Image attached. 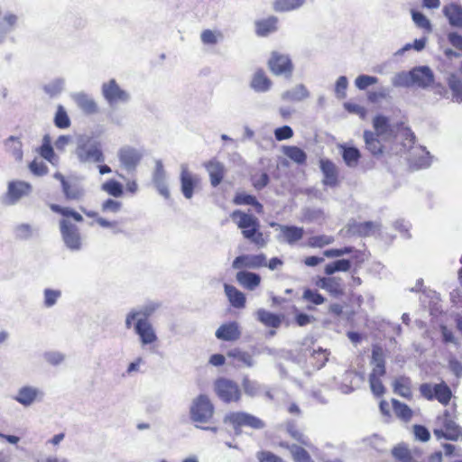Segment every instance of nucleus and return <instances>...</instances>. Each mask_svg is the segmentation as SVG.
Wrapping results in <instances>:
<instances>
[{
    "instance_id": "obj_16",
    "label": "nucleus",
    "mask_w": 462,
    "mask_h": 462,
    "mask_svg": "<svg viewBox=\"0 0 462 462\" xmlns=\"http://www.w3.org/2000/svg\"><path fill=\"white\" fill-rule=\"evenodd\" d=\"M434 81L432 70L427 66H420L412 69V86L428 88Z\"/></svg>"
},
{
    "instance_id": "obj_55",
    "label": "nucleus",
    "mask_w": 462,
    "mask_h": 462,
    "mask_svg": "<svg viewBox=\"0 0 462 462\" xmlns=\"http://www.w3.org/2000/svg\"><path fill=\"white\" fill-rule=\"evenodd\" d=\"M245 237L258 248L263 247L268 242L267 233H244Z\"/></svg>"
},
{
    "instance_id": "obj_27",
    "label": "nucleus",
    "mask_w": 462,
    "mask_h": 462,
    "mask_svg": "<svg viewBox=\"0 0 462 462\" xmlns=\"http://www.w3.org/2000/svg\"><path fill=\"white\" fill-rule=\"evenodd\" d=\"M205 167L209 174L211 185H219L225 175V166L218 161L212 160L206 163Z\"/></svg>"
},
{
    "instance_id": "obj_58",
    "label": "nucleus",
    "mask_w": 462,
    "mask_h": 462,
    "mask_svg": "<svg viewBox=\"0 0 462 462\" xmlns=\"http://www.w3.org/2000/svg\"><path fill=\"white\" fill-rule=\"evenodd\" d=\"M378 82V79L374 76L369 75H360L355 80V85L358 89L364 90L367 87L376 84Z\"/></svg>"
},
{
    "instance_id": "obj_60",
    "label": "nucleus",
    "mask_w": 462,
    "mask_h": 462,
    "mask_svg": "<svg viewBox=\"0 0 462 462\" xmlns=\"http://www.w3.org/2000/svg\"><path fill=\"white\" fill-rule=\"evenodd\" d=\"M287 431L288 433L296 440L300 442L301 444L308 446L309 442L307 438L304 436L302 432H300L295 426V424L292 421H289L287 423Z\"/></svg>"
},
{
    "instance_id": "obj_4",
    "label": "nucleus",
    "mask_w": 462,
    "mask_h": 462,
    "mask_svg": "<svg viewBox=\"0 0 462 462\" xmlns=\"http://www.w3.org/2000/svg\"><path fill=\"white\" fill-rule=\"evenodd\" d=\"M420 393L428 401L437 400L442 405H448L452 397L451 389L445 382L435 384L422 383L420 386Z\"/></svg>"
},
{
    "instance_id": "obj_12",
    "label": "nucleus",
    "mask_w": 462,
    "mask_h": 462,
    "mask_svg": "<svg viewBox=\"0 0 462 462\" xmlns=\"http://www.w3.org/2000/svg\"><path fill=\"white\" fill-rule=\"evenodd\" d=\"M180 187L183 196L189 199L194 194V189L199 183V178L189 171L187 164L182 163L180 165Z\"/></svg>"
},
{
    "instance_id": "obj_47",
    "label": "nucleus",
    "mask_w": 462,
    "mask_h": 462,
    "mask_svg": "<svg viewBox=\"0 0 462 462\" xmlns=\"http://www.w3.org/2000/svg\"><path fill=\"white\" fill-rule=\"evenodd\" d=\"M351 268V262L346 259H340L328 263L325 266V273L331 275L336 272H347Z\"/></svg>"
},
{
    "instance_id": "obj_62",
    "label": "nucleus",
    "mask_w": 462,
    "mask_h": 462,
    "mask_svg": "<svg viewBox=\"0 0 462 462\" xmlns=\"http://www.w3.org/2000/svg\"><path fill=\"white\" fill-rule=\"evenodd\" d=\"M39 152L41 156L48 161H51V159L53 157V149L51 146V138L48 134L44 135L43 143L40 147Z\"/></svg>"
},
{
    "instance_id": "obj_51",
    "label": "nucleus",
    "mask_w": 462,
    "mask_h": 462,
    "mask_svg": "<svg viewBox=\"0 0 462 462\" xmlns=\"http://www.w3.org/2000/svg\"><path fill=\"white\" fill-rule=\"evenodd\" d=\"M295 462H314L310 454L298 445L287 446Z\"/></svg>"
},
{
    "instance_id": "obj_29",
    "label": "nucleus",
    "mask_w": 462,
    "mask_h": 462,
    "mask_svg": "<svg viewBox=\"0 0 462 462\" xmlns=\"http://www.w3.org/2000/svg\"><path fill=\"white\" fill-rule=\"evenodd\" d=\"M320 169L324 175L323 183L328 186H336L337 183V170L336 165L328 160H320Z\"/></svg>"
},
{
    "instance_id": "obj_34",
    "label": "nucleus",
    "mask_w": 462,
    "mask_h": 462,
    "mask_svg": "<svg viewBox=\"0 0 462 462\" xmlns=\"http://www.w3.org/2000/svg\"><path fill=\"white\" fill-rule=\"evenodd\" d=\"M411 151L412 156H414L411 161L417 168H426L430 165V152L423 147L413 146Z\"/></svg>"
},
{
    "instance_id": "obj_15",
    "label": "nucleus",
    "mask_w": 462,
    "mask_h": 462,
    "mask_svg": "<svg viewBox=\"0 0 462 462\" xmlns=\"http://www.w3.org/2000/svg\"><path fill=\"white\" fill-rule=\"evenodd\" d=\"M167 176L162 162L158 160L155 162V169L152 174V182L158 192L165 199L170 198V190L167 185Z\"/></svg>"
},
{
    "instance_id": "obj_20",
    "label": "nucleus",
    "mask_w": 462,
    "mask_h": 462,
    "mask_svg": "<svg viewBox=\"0 0 462 462\" xmlns=\"http://www.w3.org/2000/svg\"><path fill=\"white\" fill-rule=\"evenodd\" d=\"M317 285L334 297L341 296L344 293V284L340 278L323 277L318 281Z\"/></svg>"
},
{
    "instance_id": "obj_2",
    "label": "nucleus",
    "mask_w": 462,
    "mask_h": 462,
    "mask_svg": "<svg viewBox=\"0 0 462 462\" xmlns=\"http://www.w3.org/2000/svg\"><path fill=\"white\" fill-rule=\"evenodd\" d=\"M433 434L437 439L458 441L462 440V427L451 418L449 411L446 410L437 417Z\"/></svg>"
},
{
    "instance_id": "obj_57",
    "label": "nucleus",
    "mask_w": 462,
    "mask_h": 462,
    "mask_svg": "<svg viewBox=\"0 0 462 462\" xmlns=\"http://www.w3.org/2000/svg\"><path fill=\"white\" fill-rule=\"evenodd\" d=\"M379 228H381V226L377 222L357 223L356 221H353L349 224L348 231H370Z\"/></svg>"
},
{
    "instance_id": "obj_19",
    "label": "nucleus",
    "mask_w": 462,
    "mask_h": 462,
    "mask_svg": "<svg viewBox=\"0 0 462 462\" xmlns=\"http://www.w3.org/2000/svg\"><path fill=\"white\" fill-rule=\"evenodd\" d=\"M71 98L77 106L86 114L93 115L97 113L98 106L96 101L84 92H77L71 94Z\"/></svg>"
},
{
    "instance_id": "obj_22",
    "label": "nucleus",
    "mask_w": 462,
    "mask_h": 462,
    "mask_svg": "<svg viewBox=\"0 0 462 462\" xmlns=\"http://www.w3.org/2000/svg\"><path fill=\"white\" fill-rule=\"evenodd\" d=\"M236 279L242 287L249 291L255 290L261 282V276L258 273L247 271H239Z\"/></svg>"
},
{
    "instance_id": "obj_9",
    "label": "nucleus",
    "mask_w": 462,
    "mask_h": 462,
    "mask_svg": "<svg viewBox=\"0 0 462 462\" xmlns=\"http://www.w3.org/2000/svg\"><path fill=\"white\" fill-rule=\"evenodd\" d=\"M32 190V187L29 182L12 180L7 185L5 201L8 205H14L23 197L30 195Z\"/></svg>"
},
{
    "instance_id": "obj_41",
    "label": "nucleus",
    "mask_w": 462,
    "mask_h": 462,
    "mask_svg": "<svg viewBox=\"0 0 462 462\" xmlns=\"http://www.w3.org/2000/svg\"><path fill=\"white\" fill-rule=\"evenodd\" d=\"M17 22V17L12 14H6L0 19V42L5 35L11 32Z\"/></svg>"
},
{
    "instance_id": "obj_5",
    "label": "nucleus",
    "mask_w": 462,
    "mask_h": 462,
    "mask_svg": "<svg viewBox=\"0 0 462 462\" xmlns=\"http://www.w3.org/2000/svg\"><path fill=\"white\" fill-rule=\"evenodd\" d=\"M214 390L218 398L226 403L237 402L242 397L239 385L230 379H217L214 383Z\"/></svg>"
},
{
    "instance_id": "obj_24",
    "label": "nucleus",
    "mask_w": 462,
    "mask_h": 462,
    "mask_svg": "<svg viewBox=\"0 0 462 462\" xmlns=\"http://www.w3.org/2000/svg\"><path fill=\"white\" fill-rule=\"evenodd\" d=\"M373 125L376 135L383 139H389L394 134L393 127L390 125L389 119L383 116H376L373 120Z\"/></svg>"
},
{
    "instance_id": "obj_52",
    "label": "nucleus",
    "mask_w": 462,
    "mask_h": 462,
    "mask_svg": "<svg viewBox=\"0 0 462 462\" xmlns=\"http://www.w3.org/2000/svg\"><path fill=\"white\" fill-rule=\"evenodd\" d=\"M101 189L107 194L116 198H118L123 194L122 185L118 181L114 180H110L103 183Z\"/></svg>"
},
{
    "instance_id": "obj_1",
    "label": "nucleus",
    "mask_w": 462,
    "mask_h": 462,
    "mask_svg": "<svg viewBox=\"0 0 462 462\" xmlns=\"http://www.w3.org/2000/svg\"><path fill=\"white\" fill-rule=\"evenodd\" d=\"M77 159L81 163H98L105 162L100 143L87 135L77 136L75 149Z\"/></svg>"
},
{
    "instance_id": "obj_28",
    "label": "nucleus",
    "mask_w": 462,
    "mask_h": 462,
    "mask_svg": "<svg viewBox=\"0 0 462 462\" xmlns=\"http://www.w3.org/2000/svg\"><path fill=\"white\" fill-rule=\"evenodd\" d=\"M443 14L448 20L451 26L462 27V7L457 4H449L444 6Z\"/></svg>"
},
{
    "instance_id": "obj_26",
    "label": "nucleus",
    "mask_w": 462,
    "mask_h": 462,
    "mask_svg": "<svg viewBox=\"0 0 462 462\" xmlns=\"http://www.w3.org/2000/svg\"><path fill=\"white\" fill-rule=\"evenodd\" d=\"M310 96L309 89L303 84H298L291 89L286 90L282 94V99L284 101L300 102L309 98Z\"/></svg>"
},
{
    "instance_id": "obj_53",
    "label": "nucleus",
    "mask_w": 462,
    "mask_h": 462,
    "mask_svg": "<svg viewBox=\"0 0 462 462\" xmlns=\"http://www.w3.org/2000/svg\"><path fill=\"white\" fill-rule=\"evenodd\" d=\"M411 16H412V21L418 27L425 30L428 32H431V30H432L431 23H430V20L423 14H421L420 12L412 11Z\"/></svg>"
},
{
    "instance_id": "obj_46",
    "label": "nucleus",
    "mask_w": 462,
    "mask_h": 462,
    "mask_svg": "<svg viewBox=\"0 0 462 462\" xmlns=\"http://www.w3.org/2000/svg\"><path fill=\"white\" fill-rule=\"evenodd\" d=\"M341 148L343 149L342 155L346 164L351 168L356 167L360 159V152L358 149L355 147H346L344 145H342Z\"/></svg>"
},
{
    "instance_id": "obj_39",
    "label": "nucleus",
    "mask_w": 462,
    "mask_h": 462,
    "mask_svg": "<svg viewBox=\"0 0 462 462\" xmlns=\"http://www.w3.org/2000/svg\"><path fill=\"white\" fill-rule=\"evenodd\" d=\"M234 203L236 205H251L254 206L258 213L263 212V205L260 204L254 196L245 192L237 193L234 198Z\"/></svg>"
},
{
    "instance_id": "obj_43",
    "label": "nucleus",
    "mask_w": 462,
    "mask_h": 462,
    "mask_svg": "<svg viewBox=\"0 0 462 462\" xmlns=\"http://www.w3.org/2000/svg\"><path fill=\"white\" fill-rule=\"evenodd\" d=\"M364 138L366 148L370 151L371 153L374 155L382 153L383 146L380 141L375 137L374 134L369 131H365L364 133Z\"/></svg>"
},
{
    "instance_id": "obj_49",
    "label": "nucleus",
    "mask_w": 462,
    "mask_h": 462,
    "mask_svg": "<svg viewBox=\"0 0 462 462\" xmlns=\"http://www.w3.org/2000/svg\"><path fill=\"white\" fill-rule=\"evenodd\" d=\"M5 146H6L7 150L12 153V155L15 158L16 161H22V159H23L22 143L18 138H16L14 136H10L5 142Z\"/></svg>"
},
{
    "instance_id": "obj_3",
    "label": "nucleus",
    "mask_w": 462,
    "mask_h": 462,
    "mask_svg": "<svg viewBox=\"0 0 462 462\" xmlns=\"http://www.w3.org/2000/svg\"><path fill=\"white\" fill-rule=\"evenodd\" d=\"M215 408L209 398L206 394H200L193 399L189 416L191 420L199 423H208L214 415Z\"/></svg>"
},
{
    "instance_id": "obj_21",
    "label": "nucleus",
    "mask_w": 462,
    "mask_h": 462,
    "mask_svg": "<svg viewBox=\"0 0 462 462\" xmlns=\"http://www.w3.org/2000/svg\"><path fill=\"white\" fill-rule=\"evenodd\" d=\"M41 395L42 393L39 389L32 386H23L18 390L14 400L27 407L32 405Z\"/></svg>"
},
{
    "instance_id": "obj_36",
    "label": "nucleus",
    "mask_w": 462,
    "mask_h": 462,
    "mask_svg": "<svg viewBox=\"0 0 462 462\" xmlns=\"http://www.w3.org/2000/svg\"><path fill=\"white\" fill-rule=\"evenodd\" d=\"M277 18L273 16L256 22V33L259 36H266L269 33L275 32L277 30Z\"/></svg>"
},
{
    "instance_id": "obj_10",
    "label": "nucleus",
    "mask_w": 462,
    "mask_h": 462,
    "mask_svg": "<svg viewBox=\"0 0 462 462\" xmlns=\"http://www.w3.org/2000/svg\"><path fill=\"white\" fill-rule=\"evenodd\" d=\"M134 329L142 346H151L158 340L156 331L149 319H137Z\"/></svg>"
},
{
    "instance_id": "obj_32",
    "label": "nucleus",
    "mask_w": 462,
    "mask_h": 462,
    "mask_svg": "<svg viewBox=\"0 0 462 462\" xmlns=\"http://www.w3.org/2000/svg\"><path fill=\"white\" fill-rule=\"evenodd\" d=\"M231 219L241 229L251 227L252 229L250 231H256L254 227L255 218L249 214L236 210L232 213Z\"/></svg>"
},
{
    "instance_id": "obj_48",
    "label": "nucleus",
    "mask_w": 462,
    "mask_h": 462,
    "mask_svg": "<svg viewBox=\"0 0 462 462\" xmlns=\"http://www.w3.org/2000/svg\"><path fill=\"white\" fill-rule=\"evenodd\" d=\"M162 306V303L159 301H148L145 304L140 306L138 309H134L138 315L139 319H148L151 316H152Z\"/></svg>"
},
{
    "instance_id": "obj_56",
    "label": "nucleus",
    "mask_w": 462,
    "mask_h": 462,
    "mask_svg": "<svg viewBox=\"0 0 462 462\" xmlns=\"http://www.w3.org/2000/svg\"><path fill=\"white\" fill-rule=\"evenodd\" d=\"M310 359L313 360L312 365L318 369H320L325 365L326 362L328 361L327 350H324L322 348L313 350Z\"/></svg>"
},
{
    "instance_id": "obj_50",
    "label": "nucleus",
    "mask_w": 462,
    "mask_h": 462,
    "mask_svg": "<svg viewBox=\"0 0 462 462\" xmlns=\"http://www.w3.org/2000/svg\"><path fill=\"white\" fill-rule=\"evenodd\" d=\"M334 242L332 236L318 234L309 238L307 245L313 248H321Z\"/></svg>"
},
{
    "instance_id": "obj_30",
    "label": "nucleus",
    "mask_w": 462,
    "mask_h": 462,
    "mask_svg": "<svg viewBox=\"0 0 462 462\" xmlns=\"http://www.w3.org/2000/svg\"><path fill=\"white\" fill-rule=\"evenodd\" d=\"M224 290L226 296L234 308L242 309L245 306V296L242 291L227 283L224 284Z\"/></svg>"
},
{
    "instance_id": "obj_44",
    "label": "nucleus",
    "mask_w": 462,
    "mask_h": 462,
    "mask_svg": "<svg viewBox=\"0 0 462 462\" xmlns=\"http://www.w3.org/2000/svg\"><path fill=\"white\" fill-rule=\"evenodd\" d=\"M392 84L396 88H409L412 86V69L401 71L392 78Z\"/></svg>"
},
{
    "instance_id": "obj_6",
    "label": "nucleus",
    "mask_w": 462,
    "mask_h": 462,
    "mask_svg": "<svg viewBox=\"0 0 462 462\" xmlns=\"http://www.w3.org/2000/svg\"><path fill=\"white\" fill-rule=\"evenodd\" d=\"M225 422H230L236 432L237 429L243 426L250 427L254 430H261L265 427V423L261 419L244 411L231 412L225 417Z\"/></svg>"
},
{
    "instance_id": "obj_35",
    "label": "nucleus",
    "mask_w": 462,
    "mask_h": 462,
    "mask_svg": "<svg viewBox=\"0 0 462 462\" xmlns=\"http://www.w3.org/2000/svg\"><path fill=\"white\" fill-rule=\"evenodd\" d=\"M224 39V35L219 30L206 29L200 33V41L204 45L215 46Z\"/></svg>"
},
{
    "instance_id": "obj_40",
    "label": "nucleus",
    "mask_w": 462,
    "mask_h": 462,
    "mask_svg": "<svg viewBox=\"0 0 462 462\" xmlns=\"http://www.w3.org/2000/svg\"><path fill=\"white\" fill-rule=\"evenodd\" d=\"M227 356L235 359L238 363H242L247 367H252L254 365V361L252 356L245 351H242L239 348H234L227 352Z\"/></svg>"
},
{
    "instance_id": "obj_45",
    "label": "nucleus",
    "mask_w": 462,
    "mask_h": 462,
    "mask_svg": "<svg viewBox=\"0 0 462 462\" xmlns=\"http://www.w3.org/2000/svg\"><path fill=\"white\" fill-rule=\"evenodd\" d=\"M283 152L288 158L298 164H302L307 160L305 152L297 146H285Z\"/></svg>"
},
{
    "instance_id": "obj_59",
    "label": "nucleus",
    "mask_w": 462,
    "mask_h": 462,
    "mask_svg": "<svg viewBox=\"0 0 462 462\" xmlns=\"http://www.w3.org/2000/svg\"><path fill=\"white\" fill-rule=\"evenodd\" d=\"M302 298L309 302L315 305H320L325 301V298L317 291L306 289L303 292Z\"/></svg>"
},
{
    "instance_id": "obj_25",
    "label": "nucleus",
    "mask_w": 462,
    "mask_h": 462,
    "mask_svg": "<svg viewBox=\"0 0 462 462\" xmlns=\"http://www.w3.org/2000/svg\"><path fill=\"white\" fill-rule=\"evenodd\" d=\"M272 81L262 69L255 71L252 77L250 87L259 93H264L272 88Z\"/></svg>"
},
{
    "instance_id": "obj_64",
    "label": "nucleus",
    "mask_w": 462,
    "mask_h": 462,
    "mask_svg": "<svg viewBox=\"0 0 462 462\" xmlns=\"http://www.w3.org/2000/svg\"><path fill=\"white\" fill-rule=\"evenodd\" d=\"M256 457L259 462H285L282 457L270 451H260Z\"/></svg>"
},
{
    "instance_id": "obj_11",
    "label": "nucleus",
    "mask_w": 462,
    "mask_h": 462,
    "mask_svg": "<svg viewBox=\"0 0 462 462\" xmlns=\"http://www.w3.org/2000/svg\"><path fill=\"white\" fill-rule=\"evenodd\" d=\"M266 266V256L260 254H242L235 258L232 263V268L236 270L242 269H258Z\"/></svg>"
},
{
    "instance_id": "obj_31",
    "label": "nucleus",
    "mask_w": 462,
    "mask_h": 462,
    "mask_svg": "<svg viewBox=\"0 0 462 462\" xmlns=\"http://www.w3.org/2000/svg\"><path fill=\"white\" fill-rule=\"evenodd\" d=\"M393 393L406 399H411V381L409 377L400 376L393 383Z\"/></svg>"
},
{
    "instance_id": "obj_42",
    "label": "nucleus",
    "mask_w": 462,
    "mask_h": 462,
    "mask_svg": "<svg viewBox=\"0 0 462 462\" xmlns=\"http://www.w3.org/2000/svg\"><path fill=\"white\" fill-rule=\"evenodd\" d=\"M447 80L452 91L454 100L462 102V81L454 73H450Z\"/></svg>"
},
{
    "instance_id": "obj_8",
    "label": "nucleus",
    "mask_w": 462,
    "mask_h": 462,
    "mask_svg": "<svg viewBox=\"0 0 462 462\" xmlns=\"http://www.w3.org/2000/svg\"><path fill=\"white\" fill-rule=\"evenodd\" d=\"M268 67L273 74L291 78L293 72V64L289 55L277 51L272 53L268 60Z\"/></svg>"
},
{
    "instance_id": "obj_54",
    "label": "nucleus",
    "mask_w": 462,
    "mask_h": 462,
    "mask_svg": "<svg viewBox=\"0 0 462 462\" xmlns=\"http://www.w3.org/2000/svg\"><path fill=\"white\" fill-rule=\"evenodd\" d=\"M65 245L71 250L79 249L81 238L79 233H62Z\"/></svg>"
},
{
    "instance_id": "obj_33",
    "label": "nucleus",
    "mask_w": 462,
    "mask_h": 462,
    "mask_svg": "<svg viewBox=\"0 0 462 462\" xmlns=\"http://www.w3.org/2000/svg\"><path fill=\"white\" fill-rule=\"evenodd\" d=\"M257 319L266 327L277 328L282 324V318L274 313L260 309L256 311Z\"/></svg>"
},
{
    "instance_id": "obj_13",
    "label": "nucleus",
    "mask_w": 462,
    "mask_h": 462,
    "mask_svg": "<svg viewBox=\"0 0 462 462\" xmlns=\"http://www.w3.org/2000/svg\"><path fill=\"white\" fill-rule=\"evenodd\" d=\"M60 180L62 184L63 193L67 199L78 200L82 198L84 189L79 179L74 177L64 179L60 175Z\"/></svg>"
},
{
    "instance_id": "obj_23",
    "label": "nucleus",
    "mask_w": 462,
    "mask_h": 462,
    "mask_svg": "<svg viewBox=\"0 0 462 462\" xmlns=\"http://www.w3.org/2000/svg\"><path fill=\"white\" fill-rule=\"evenodd\" d=\"M417 449H410L404 443H400L392 449V456L398 462H420L415 458Z\"/></svg>"
},
{
    "instance_id": "obj_37",
    "label": "nucleus",
    "mask_w": 462,
    "mask_h": 462,
    "mask_svg": "<svg viewBox=\"0 0 462 462\" xmlns=\"http://www.w3.org/2000/svg\"><path fill=\"white\" fill-rule=\"evenodd\" d=\"M393 409L395 415L402 420L408 422L413 416L412 410L405 403L396 399H392Z\"/></svg>"
},
{
    "instance_id": "obj_17",
    "label": "nucleus",
    "mask_w": 462,
    "mask_h": 462,
    "mask_svg": "<svg viewBox=\"0 0 462 462\" xmlns=\"http://www.w3.org/2000/svg\"><path fill=\"white\" fill-rule=\"evenodd\" d=\"M215 335L220 340L236 341L241 337V330L238 323L232 321L221 325L217 329Z\"/></svg>"
},
{
    "instance_id": "obj_63",
    "label": "nucleus",
    "mask_w": 462,
    "mask_h": 462,
    "mask_svg": "<svg viewBox=\"0 0 462 462\" xmlns=\"http://www.w3.org/2000/svg\"><path fill=\"white\" fill-rule=\"evenodd\" d=\"M348 86V80L346 77L340 76L335 86V92L337 97L344 98L346 97V89Z\"/></svg>"
},
{
    "instance_id": "obj_38",
    "label": "nucleus",
    "mask_w": 462,
    "mask_h": 462,
    "mask_svg": "<svg viewBox=\"0 0 462 462\" xmlns=\"http://www.w3.org/2000/svg\"><path fill=\"white\" fill-rule=\"evenodd\" d=\"M242 387L246 395L255 397L262 393L263 386L256 381L250 380L248 376H244L242 380Z\"/></svg>"
},
{
    "instance_id": "obj_7",
    "label": "nucleus",
    "mask_w": 462,
    "mask_h": 462,
    "mask_svg": "<svg viewBox=\"0 0 462 462\" xmlns=\"http://www.w3.org/2000/svg\"><path fill=\"white\" fill-rule=\"evenodd\" d=\"M102 95L110 106L126 103L130 100V94L123 89L115 79L103 83Z\"/></svg>"
},
{
    "instance_id": "obj_61",
    "label": "nucleus",
    "mask_w": 462,
    "mask_h": 462,
    "mask_svg": "<svg viewBox=\"0 0 462 462\" xmlns=\"http://www.w3.org/2000/svg\"><path fill=\"white\" fill-rule=\"evenodd\" d=\"M369 383L371 391L375 396L379 397L384 393L385 388L379 377L369 375Z\"/></svg>"
},
{
    "instance_id": "obj_18",
    "label": "nucleus",
    "mask_w": 462,
    "mask_h": 462,
    "mask_svg": "<svg viewBox=\"0 0 462 462\" xmlns=\"http://www.w3.org/2000/svg\"><path fill=\"white\" fill-rule=\"evenodd\" d=\"M60 215L61 216L60 219L61 231H73L76 228L75 225L83 220L79 213L69 208H60Z\"/></svg>"
},
{
    "instance_id": "obj_14",
    "label": "nucleus",
    "mask_w": 462,
    "mask_h": 462,
    "mask_svg": "<svg viewBox=\"0 0 462 462\" xmlns=\"http://www.w3.org/2000/svg\"><path fill=\"white\" fill-rule=\"evenodd\" d=\"M118 157L121 164L128 171H133L138 165L143 154L140 151L131 148L124 147L119 150Z\"/></svg>"
}]
</instances>
